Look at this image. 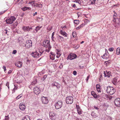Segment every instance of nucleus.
<instances>
[{"label":"nucleus","instance_id":"obj_1","mask_svg":"<svg viewBox=\"0 0 120 120\" xmlns=\"http://www.w3.org/2000/svg\"><path fill=\"white\" fill-rule=\"evenodd\" d=\"M106 91L109 94L112 95L116 91L115 89L113 87L109 86L107 87Z\"/></svg>","mask_w":120,"mask_h":120},{"label":"nucleus","instance_id":"obj_2","mask_svg":"<svg viewBox=\"0 0 120 120\" xmlns=\"http://www.w3.org/2000/svg\"><path fill=\"white\" fill-rule=\"evenodd\" d=\"M32 42L30 40H26L24 46L26 49L30 48L32 47Z\"/></svg>","mask_w":120,"mask_h":120},{"label":"nucleus","instance_id":"obj_3","mask_svg":"<svg viewBox=\"0 0 120 120\" xmlns=\"http://www.w3.org/2000/svg\"><path fill=\"white\" fill-rule=\"evenodd\" d=\"M73 101V98L72 96H68L66 98V102L67 104H71Z\"/></svg>","mask_w":120,"mask_h":120},{"label":"nucleus","instance_id":"obj_4","mask_svg":"<svg viewBox=\"0 0 120 120\" xmlns=\"http://www.w3.org/2000/svg\"><path fill=\"white\" fill-rule=\"evenodd\" d=\"M15 19V17L12 16L10 18L7 19L5 20V21L7 24H12Z\"/></svg>","mask_w":120,"mask_h":120},{"label":"nucleus","instance_id":"obj_5","mask_svg":"<svg viewBox=\"0 0 120 120\" xmlns=\"http://www.w3.org/2000/svg\"><path fill=\"white\" fill-rule=\"evenodd\" d=\"M49 116L50 119L52 120L56 119V114L53 112H50L49 113Z\"/></svg>","mask_w":120,"mask_h":120},{"label":"nucleus","instance_id":"obj_6","mask_svg":"<svg viewBox=\"0 0 120 120\" xmlns=\"http://www.w3.org/2000/svg\"><path fill=\"white\" fill-rule=\"evenodd\" d=\"M62 105V101H58L55 105L56 109H57L60 108Z\"/></svg>","mask_w":120,"mask_h":120},{"label":"nucleus","instance_id":"obj_7","mask_svg":"<svg viewBox=\"0 0 120 120\" xmlns=\"http://www.w3.org/2000/svg\"><path fill=\"white\" fill-rule=\"evenodd\" d=\"M31 55L34 58L38 57L41 56V54H40L36 51L32 52L31 54Z\"/></svg>","mask_w":120,"mask_h":120},{"label":"nucleus","instance_id":"obj_8","mask_svg":"<svg viewBox=\"0 0 120 120\" xmlns=\"http://www.w3.org/2000/svg\"><path fill=\"white\" fill-rule=\"evenodd\" d=\"M43 46L46 48L51 46L49 44V41L48 40L44 41L43 42Z\"/></svg>","mask_w":120,"mask_h":120},{"label":"nucleus","instance_id":"obj_9","mask_svg":"<svg viewBox=\"0 0 120 120\" xmlns=\"http://www.w3.org/2000/svg\"><path fill=\"white\" fill-rule=\"evenodd\" d=\"M115 105L117 106H120V98H118L115 99L114 101Z\"/></svg>","mask_w":120,"mask_h":120},{"label":"nucleus","instance_id":"obj_10","mask_svg":"<svg viewBox=\"0 0 120 120\" xmlns=\"http://www.w3.org/2000/svg\"><path fill=\"white\" fill-rule=\"evenodd\" d=\"M77 56L75 54L71 53L68 56V58L70 60H72L76 58Z\"/></svg>","mask_w":120,"mask_h":120},{"label":"nucleus","instance_id":"obj_11","mask_svg":"<svg viewBox=\"0 0 120 120\" xmlns=\"http://www.w3.org/2000/svg\"><path fill=\"white\" fill-rule=\"evenodd\" d=\"M22 28L25 32L29 31L32 29V27H30L29 26H23L22 27Z\"/></svg>","mask_w":120,"mask_h":120},{"label":"nucleus","instance_id":"obj_12","mask_svg":"<svg viewBox=\"0 0 120 120\" xmlns=\"http://www.w3.org/2000/svg\"><path fill=\"white\" fill-rule=\"evenodd\" d=\"M34 93L37 95L39 94L41 90L39 88L37 87H34Z\"/></svg>","mask_w":120,"mask_h":120},{"label":"nucleus","instance_id":"obj_13","mask_svg":"<svg viewBox=\"0 0 120 120\" xmlns=\"http://www.w3.org/2000/svg\"><path fill=\"white\" fill-rule=\"evenodd\" d=\"M42 101L43 103L44 104H46L48 102V100L46 97L42 96L41 97Z\"/></svg>","mask_w":120,"mask_h":120},{"label":"nucleus","instance_id":"obj_14","mask_svg":"<svg viewBox=\"0 0 120 120\" xmlns=\"http://www.w3.org/2000/svg\"><path fill=\"white\" fill-rule=\"evenodd\" d=\"M52 86H56L57 89H59L60 88V85L59 83H58L56 82H54L52 84Z\"/></svg>","mask_w":120,"mask_h":120},{"label":"nucleus","instance_id":"obj_15","mask_svg":"<svg viewBox=\"0 0 120 120\" xmlns=\"http://www.w3.org/2000/svg\"><path fill=\"white\" fill-rule=\"evenodd\" d=\"M111 72L110 71L107 72L106 71H104V75L105 77H107L109 78L110 77L111 75Z\"/></svg>","mask_w":120,"mask_h":120},{"label":"nucleus","instance_id":"obj_16","mask_svg":"<svg viewBox=\"0 0 120 120\" xmlns=\"http://www.w3.org/2000/svg\"><path fill=\"white\" fill-rule=\"evenodd\" d=\"M57 40L60 42L64 41V38L62 36L58 35L57 36Z\"/></svg>","mask_w":120,"mask_h":120},{"label":"nucleus","instance_id":"obj_17","mask_svg":"<svg viewBox=\"0 0 120 120\" xmlns=\"http://www.w3.org/2000/svg\"><path fill=\"white\" fill-rule=\"evenodd\" d=\"M19 107L21 110H23L25 109V106L22 103H21L19 105Z\"/></svg>","mask_w":120,"mask_h":120},{"label":"nucleus","instance_id":"obj_18","mask_svg":"<svg viewBox=\"0 0 120 120\" xmlns=\"http://www.w3.org/2000/svg\"><path fill=\"white\" fill-rule=\"evenodd\" d=\"M117 78L116 77H115L113 79L112 81V82L114 85H117Z\"/></svg>","mask_w":120,"mask_h":120},{"label":"nucleus","instance_id":"obj_19","mask_svg":"<svg viewBox=\"0 0 120 120\" xmlns=\"http://www.w3.org/2000/svg\"><path fill=\"white\" fill-rule=\"evenodd\" d=\"M91 95L95 98H97L98 96H99V95H97L96 93L94 91H92L91 92Z\"/></svg>","mask_w":120,"mask_h":120},{"label":"nucleus","instance_id":"obj_20","mask_svg":"<svg viewBox=\"0 0 120 120\" xmlns=\"http://www.w3.org/2000/svg\"><path fill=\"white\" fill-rule=\"evenodd\" d=\"M60 32L61 34L63 35L64 37H67V33L65 31H63L62 30H60Z\"/></svg>","mask_w":120,"mask_h":120},{"label":"nucleus","instance_id":"obj_21","mask_svg":"<svg viewBox=\"0 0 120 120\" xmlns=\"http://www.w3.org/2000/svg\"><path fill=\"white\" fill-rule=\"evenodd\" d=\"M22 120H30V117L28 116H26L22 118Z\"/></svg>","mask_w":120,"mask_h":120},{"label":"nucleus","instance_id":"obj_22","mask_svg":"<svg viewBox=\"0 0 120 120\" xmlns=\"http://www.w3.org/2000/svg\"><path fill=\"white\" fill-rule=\"evenodd\" d=\"M100 95L101 97L104 99L106 98V96H107V95H106V94H105V93H102L101 94H100Z\"/></svg>","mask_w":120,"mask_h":120},{"label":"nucleus","instance_id":"obj_23","mask_svg":"<svg viewBox=\"0 0 120 120\" xmlns=\"http://www.w3.org/2000/svg\"><path fill=\"white\" fill-rule=\"evenodd\" d=\"M34 6L38 7L41 8L42 6V4H38L37 3L35 4L34 5Z\"/></svg>","mask_w":120,"mask_h":120},{"label":"nucleus","instance_id":"obj_24","mask_svg":"<svg viewBox=\"0 0 120 120\" xmlns=\"http://www.w3.org/2000/svg\"><path fill=\"white\" fill-rule=\"evenodd\" d=\"M120 54V48L118 47L116 50V54L117 55H119Z\"/></svg>","mask_w":120,"mask_h":120},{"label":"nucleus","instance_id":"obj_25","mask_svg":"<svg viewBox=\"0 0 120 120\" xmlns=\"http://www.w3.org/2000/svg\"><path fill=\"white\" fill-rule=\"evenodd\" d=\"M55 55V54H52V55L50 56V59L52 60H54Z\"/></svg>","mask_w":120,"mask_h":120},{"label":"nucleus","instance_id":"obj_26","mask_svg":"<svg viewBox=\"0 0 120 120\" xmlns=\"http://www.w3.org/2000/svg\"><path fill=\"white\" fill-rule=\"evenodd\" d=\"M37 79H35V80L33 81L31 83V84L32 85H34L37 83Z\"/></svg>","mask_w":120,"mask_h":120},{"label":"nucleus","instance_id":"obj_27","mask_svg":"<svg viewBox=\"0 0 120 120\" xmlns=\"http://www.w3.org/2000/svg\"><path fill=\"white\" fill-rule=\"evenodd\" d=\"M42 27V26L40 27L39 26H37L36 27L35 30L36 32H37L38 30L40 29Z\"/></svg>","mask_w":120,"mask_h":120},{"label":"nucleus","instance_id":"obj_28","mask_svg":"<svg viewBox=\"0 0 120 120\" xmlns=\"http://www.w3.org/2000/svg\"><path fill=\"white\" fill-rule=\"evenodd\" d=\"M84 24H82L80 26H79L78 27H76V29L77 30H78L80 29L81 28L84 26Z\"/></svg>","mask_w":120,"mask_h":120},{"label":"nucleus","instance_id":"obj_29","mask_svg":"<svg viewBox=\"0 0 120 120\" xmlns=\"http://www.w3.org/2000/svg\"><path fill=\"white\" fill-rule=\"evenodd\" d=\"M79 21L78 20H75L74 21V22L75 23L78 24L79 23Z\"/></svg>","mask_w":120,"mask_h":120},{"label":"nucleus","instance_id":"obj_30","mask_svg":"<svg viewBox=\"0 0 120 120\" xmlns=\"http://www.w3.org/2000/svg\"><path fill=\"white\" fill-rule=\"evenodd\" d=\"M78 111V113L79 114H81V112L80 108L77 109Z\"/></svg>","mask_w":120,"mask_h":120},{"label":"nucleus","instance_id":"obj_31","mask_svg":"<svg viewBox=\"0 0 120 120\" xmlns=\"http://www.w3.org/2000/svg\"><path fill=\"white\" fill-rule=\"evenodd\" d=\"M96 0H90V3L91 4H95Z\"/></svg>","mask_w":120,"mask_h":120},{"label":"nucleus","instance_id":"obj_32","mask_svg":"<svg viewBox=\"0 0 120 120\" xmlns=\"http://www.w3.org/2000/svg\"><path fill=\"white\" fill-rule=\"evenodd\" d=\"M47 75H45L42 78L41 80H42L43 81H44L45 79L47 78Z\"/></svg>","mask_w":120,"mask_h":120},{"label":"nucleus","instance_id":"obj_33","mask_svg":"<svg viewBox=\"0 0 120 120\" xmlns=\"http://www.w3.org/2000/svg\"><path fill=\"white\" fill-rule=\"evenodd\" d=\"M48 48V49H46L45 51L46 52H49L50 50V49L51 48V46H49V47H47Z\"/></svg>","mask_w":120,"mask_h":120},{"label":"nucleus","instance_id":"obj_34","mask_svg":"<svg viewBox=\"0 0 120 120\" xmlns=\"http://www.w3.org/2000/svg\"><path fill=\"white\" fill-rule=\"evenodd\" d=\"M76 33L75 31H73L72 33V35L74 37H76Z\"/></svg>","mask_w":120,"mask_h":120},{"label":"nucleus","instance_id":"obj_35","mask_svg":"<svg viewBox=\"0 0 120 120\" xmlns=\"http://www.w3.org/2000/svg\"><path fill=\"white\" fill-rule=\"evenodd\" d=\"M106 96V98H108L109 100L111 99L112 98V97L111 96L109 95H107V96Z\"/></svg>","mask_w":120,"mask_h":120},{"label":"nucleus","instance_id":"obj_36","mask_svg":"<svg viewBox=\"0 0 120 120\" xmlns=\"http://www.w3.org/2000/svg\"><path fill=\"white\" fill-rule=\"evenodd\" d=\"M22 95L21 94H20L18 96H17L16 97V99H18L19 98H21L22 97Z\"/></svg>","mask_w":120,"mask_h":120},{"label":"nucleus","instance_id":"obj_37","mask_svg":"<svg viewBox=\"0 0 120 120\" xmlns=\"http://www.w3.org/2000/svg\"><path fill=\"white\" fill-rule=\"evenodd\" d=\"M117 15V14L115 13L113 15V19H116V17Z\"/></svg>","mask_w":120,"mask_h":120},{"label":"nucleus","instance_id":"obj_38","mask_svg":"<svg viewBox=\"0 0 120 120\" xmlns=\"http://www.w3.org/2000/svg\"><path fill=\"white\" fill-rule=\"evenodd\" d=\"M18 63H19L18 65L20 66V68L22 66V63L20 61H19L18 62Z\"/></svg>","mask_w":120,"mask_h":120},{"label":"nucleus","instance_id":"obj_39","mask_svg":"<svg viewBox=\"0 0 120 120\" xmlns=\"http://www.w3.org/2000/svg\"><path fill=\"white\" fill-rule=\"evenodd\" d=\"M109 50L110 52H112L114 50V48L112 47L110 48L109 49Z\"/></svg>","mask_w":120,"mask_h":120},{"label":"nucleus","instance_id":"obj_40","mask_svg":"<svg viewBox=\"0 0 120 120\" xmlns=\"http://www.w3.org/2000/svg\"><path fill=\"white\" fill-rule=\"evenodd\" d=\"M9 118L8 117V115L5 116V120H9Z\"/></svg>","mask_w":120,"mask_h":120},{"label":"nucleus","instance_id":"obj_41","mask_svg":"<svg viewBox=\"0 0 120 120\" xmlns=\"http://www.w3.org/2000/svg\"><path fill=\"white\" fill-rule=\"evenodd\" d=\"M94 109L98 110L99 109V108L98 107V106H94Z\"/></svg>","mask_w":120,"mask_h":120},{"label":"nucleus","instance_id":"obj_42","mask_svg":"<svg viewBox=\"0 0 120 120\" xmlns=\"http://www.w3.org/2000/svg\"><path fill=\"white\" fill-rule=\"evenodd\" d=\"M9 82H7L6 84V86H7L8 89H9Z\"/></svg>","mask_w":120,"mask_h":120},{"label":"nucleus","instance_id":"obj_43","mask_svg":"<svg viewBox=\"0 0 120 120\" xmlns=\"http://www.w3.org/2000/svg\"><path fill=\"white\" fill-rule=\"evenodd\" d=\"M19 63H18V62L16 63L15 64V65L17 67H18L20 68V65H18Z\"/></svg>","mask_w":120,"mask_h":120},{"label":"nucleus","instance_id":"obj_44","mask_svg":"<svg viewBox=\"0 0 120 120\" xmlns=\"http://www.w3.org/2000/svg\"><path fill=\"white\" fill-rule=\"evenodd\" d=\"M34 2H35L34 1H31V2H29V4H34Z\"/></svg>","mask_w":120,"mask_h":120},{"label":"nucleus","instance_id":"obj_45","mask_svg":"<svg viewBox=\"0 0 120 120\" xmlns=\"http://www.w3.org/2000/svg\"><path fill=\"white\" fill-rule=\"evenodd\" d=\"M73 74L74 75H75L77 74V72L75 71H74L73 72Z\"/></svg>","mask_w":120,"mask_h":120},{"label":"nucleus","instance_id":"obj_46","mask_svg":"<svg viewBox=\"0 0 120 120\" xmlns=\"http://www.w3.org/2000/svg\"><path fill=\"white\" fill-rule=\"evenodd\" d=\"M17 51L16 50H14L12 52V54H15L17 53Z\"/></svg>","mask_w":120,"mask_h":120},{"label":"nucleus","instance_id":"obj_47","mask_svg":"<svg viewBox=\"0 0 120 120\" xmlns=\"http://www.w3.org/2000/svg\"><path fill=\"white\" fill-rule=\"evenodd\" d=\"M22 10H23L24 11H25L27 10V9L26 8V7H25L24 8H22Z\"/></svg>","mask_w":120,"mask_h":120},{"label":"nucleus","instance_id":"obj_48","mask_svg":"<svg viewBox=\"0 0 120 120\" xmlns=\"http://www.w3.org/2000/svg\"><path fill=\"white\" fill-rule=\"evenodd\" d=\"M100 86L99 85H97L96 86L97 89H98V88H100Z\"/></svg>","mask_w":120,"mask_h":120},{"label":"nucleus","instance_id":"obj_49","mask_svg":"<svg viewBox=\"0 0 120 120\" xmlns=\"http://www.w3.org/2000/svg\"><path fill=\"white\" fill-rule=\"evenodd\" d=\"M63 66V65L62 63L60 65L59 67V68H61Z\"/></svg>","mask_w":120,"mask_h":120},{"label":"nucleus","instance_id":"obj_50","mask_svg":"<svg viewBox=\"0 0 120 120\" xmlns=\"http://www.w3.org/2000/svg\"><path fill=\"white\" fill-rule=\"evenodd\" d=\"M75 1L76 3H77L79 4L81 3V1L79 0H75Z\"/></svg>","mask_w":120,"mask_h":120},{"label":"nucleus","instance_id":"obj_51","mask_svg":"<svg viewBox=\"0 0 120 120\" xmlns=\"http://www.w3.org/2000/svg\"><path fill=\"white\" fill-rule=\"evenodd\" d=\"M3 68L4 69V71H5L6 70L5 66H3Z\"/></svg>","mask_w":120,"mask_h":120},{"label":"nucleus","instance_id":"obj_52","mask_svg":"<svg viewBox=\"0 0 120 120\" xmlns=\"http://www.w3.org/2000/svg\"><path fill=\"white\" fill-rule=\"evenodd\" d=\"M79 47V45H77L76 46H75L74 47L76 49H78Z\"/></svg>","mask_w":120,"mask_h":120},{"label":"nucleus","instance_id":"obj_53","mask_svg":"<svg viewBox=\"0 0 120 120\" xmlns=\"http://www.w3.org/2000/svg\"><path fill=\"white\" fill-rule=\"evenodd\" d=\"M106 56H107L106 54H105L102 56V57L103 58L105 59V58L104 57Z\"/></svg>","mask_w":120,"mask_h":120},{"label":"nucleus","instance_id":"obj_54","mask_svg":"<svg viewBox=\"0 0 120 120\" xmlns=\"http://www.w3.org/2000/svg\"><path fill=\"white\" fill-rule=\"evenodd\" d=\"M79 68H80L81 69H82L84 68V66H79Z\"/></svg>","mask_w":120,"mask_h":120},{"label":"nucleus","instance_id":"obj_55","mask_svg":"<svg viewBox=\"0 0 120 120\" xmlns=\"http://www.w3.org/2000/svg\"><path fill=\"white\" fill-rule=\"evenodd\" d=\"M61 28H62V29L63 28H66V26H61Z\"/></svg>","mask_w":120,"mask_h":120},{"label":"nucleus","instance_id":"obj_56","mask_svg":"<svg viewBox=\"0 0 120 120\" xmlns=\"http://www.w3.org/2000/svg\"><path fill=\"white\" fill-rule=\"evenodd\" d=\"M97 91L98 92H101L100 91V88H98L97 89Z\"/></svg>","mask_w":120,"mask_h":120},{"label":"nucleus","instance_id":"obj_57","mask_svg":"<svg viewBox=\"0 0 120 120\" xmlns=\"http://www.w3.org/2000/svg\"><path fill=\"white\" fill-rule=\"evenodd\" d=\"M89 77H90V76H89V75L87 77V78H86V80L87 81H88V80Z\"/></svg>","mask_w":120,"mask_h":120},{"label":"nucleus","instance_id":"obj_58","mask_svg":"<svg viewBox=\"0 0 120 120\" xmlns=\"http://www.w3.org/2000/svg\"><path fill=\"white\" fill-rule=\"evenodd\" d=\"M110 62V60H109L105 62L106 64H109Z\"/></svg>","mask_w":120,"mask_h":120},{"label":"nucleus","instance_id":"obj_59","mask_svg":"<svg viewBox=\"0 0 120 120\" xmlns=\"http://www.w3.org/2000/svg\"><path fill=\"white\" fill-rule=\"evenodd\" d=\"M54 32H53L52 34V39H53V36L54 35Z\"/></svg>","mask_w":120,"mask_h":120},{"label":"nucleus","instance_id":"obj_60","mask_svg":"<svg viewBox=\"0 0 120 120\" xmlns=\"http://www.w3.org/2000/svg\"><path fill=\"white\" fill-rule=\"evenodd\" d=\"M76 107L77 109H79V108H80V107L78 105H76Z\"/></svg>","mask_w":120,"mask_h":120},{"label":"nucleus","instance_id":"obj_61","mask_svg":"<svg viewBox=\"0 0 120 120\" xmlns=\"http://www.w3.org/2000/svg\"><path fill=\"white\" fill-rule=\"evenodd\" d=\"M119 22L118 23V24L119 25L120 24V19H118Z\"/></svg>","mask_w":120,"mask_h":120},{"label":"nucleus","instance_id":"obj_62","mask_svg":"<svg viewBox=\"0 0 120 120\" xmlns=\"http://www.w3.org/2000/svg\"><path fill=\"white\" fill-rule=\"evenodd\" d=\"M21 41L20 40V38H19L18 39V41H17V42H19V43H20V42H21Z\"/></svg>","mask_w":120,"mask_h":120},{"label":"nucleus","instance_id":"obj_63","mask_svg":"<svg viewBox=\"0 0 120 120\" xmlns=\"http://www.w3.org/2000/svg\"><path fill=\"white\" fill-rule=\"evenodd\" d=\"M11 71L10 70L8 72V74H9L10 73H11Z\"/></svg>","mask_w":120,"mask_h":120},{"label":"nucleus","instance_id":"obj_64","mask_svg":"<svg viewBox=\"0 0 120 120\" xmlns=\"http://www.w3.org/2000/svg\"><path fill=\"white\" fill-rule=\"evenodd\" d=\"M37 14V12H35L34 13V14L33 16H34L35 15H36Z\"/></svg>","mask_w":120,"mask_h":120}]
</instances>
